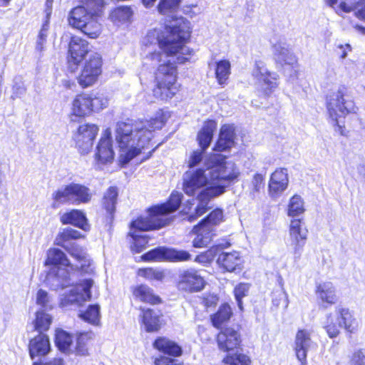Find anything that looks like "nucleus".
Returning a JSON list of instances; mask_svg holds the SVG:
<instances>
[{"instance_id": "obj_1", "label": "nucleus", "mask_w": 365, "mask_h": 365, "mask_svg": "<svg viewBox=\"0 0 365 365\" xmlns=\"http://www.w3.org/2000/svg\"><path fill=\"white\" fill-rule=\"evenodd\" d=\"M182 19H175L161 29L149 31L143 39V44L147 49V59L153 66L160 63L155 73L156 87L153 89L155 98L160 100L172 98L178 92L176 84L177 70L171 60L163 58H174L178 63H183L189 59L190 48L184 45L190 34Z\"/></svg>"}, {"instance_id": "obj_2", "label": "nucleus", "mask_w": 365, "mask_h": 365, "mask_svg": "<svg viewBox=\"0 0 365 365\" xmlns=\"http://www.w3.org/2000/svg\"><path fill=\"white\" fill-rule=\"evenodd\" d=\"M160 118L120 122L116 125L115 140L119 148L120 162L126 164L146 148L156 130L162 128Z\"/></svg>"}, {"instance_id": "obj_3", "label": "nucleus", "mask_w": 365, "mask_h": 365, "mask_svg": "<svg viewBox=\"0 0 365 365\" xmlns=\"http://www.w3.org/2000/svg\"><path fill=\"white\" fill-rule=\"evenodd\" d=\"M182 190L190 196L197 197L187 202L184 212L188 215L187 220L192 222L203 215L208 209L210 200L225 192V186L216 185L208 173V168L186 171L182 177Z\"/></svg>"}, {"instance_id": "obj_4", "label": "nucleus", "mask_w": 365, "mask_h": 365, "mask_svg": "<svg viewBox=\"0 0 365 365\" xmlns=\"http://www.w3.org/2000/svg\"><path fill=\"white\" fill-rule=\"evenodd\" d=\"M45 265H53L46 277V283L53 289L63 288L72 283L78 266L72 264L66 255L59 249L50 248L46 252Z\"/></svg>"}, {"instance_id": "obj_5", "label": "nucleus", "mask_w": 365, "mask_h": 365, "mask_svg": "<svg viewBox=\"0 0 365 365\" xmlns=\"http://www.w3.org/2000/svg\"><path fill=\"white\" fill-rule=\"evenodd\" d=\"M182 194L173 192L166 203L158 205L148 210V215L140 217L131 223L130 231H148L159 229L168 223L167 215L180 207Z\"/></svg>"}, {"instance_id": "obj_6", "label": "nucleus", "mask_w": 365, "mask_h": 365, "mask_svg": "<svg viewBox=\"0 0 365 365\" xmlns=\"http://www.w3.org/2000/svg\"><path fill=\"white\" fill-rule=\"evenodd\" d=\"M81 237H82V235L78 230L66 228L57 235L55 244L64 248L78 262V264L76 265L78 267V270L81 269L84 272L90 273L93 272V268L86 250L76 243L68 244V242L71 240H76Z\"/></svg>"}, {"instance_id": "obj_7", "label": "nucleus", "mask_w": 365, "mask_h": 365, "mask_svg": "<svg viewBox=\"0 0 365 365\" xmlns=\"http://www.w3.org/2000/svg\"><path fill=\"white\" fill-rule=\"evenodd\" d=\"M53 207L61 205H79L87 204L92 199L93 194L87 186L76 182H71L58 188L52 193Z\"/></svg>"}, {"instance_id": "obj_8", "label": "nucleus", "mask_w": 365, "mask_h": 365, "mask_svg": "<svg viewBox=\"0 0 365 365\" xmlns=\"http://www.w3.org/2000/svg\"><path fill=\"white\" fill-rule=\"evenodd\" d=\"M327 106L335 130L343 135L344 125L341 124V119L347 114L355 112L354 103L351 100H345L343 91L339 89L327 98Z\"/></svg>"}, {"instance_id": "obj_9", "label": "nucleus", "mask_w": 365, "mask_h": 365, "mask_svg": "<svg viewBox=\"0 0 365 365\" xmlns=\"http://www.w3.org/2000/svg\"><path fill=\"white\" fill-rule=\"evenodd\" d=\"M208 168V173L216 185H222L225 181H232L240 175V170L232 161H226L220 155H213L205 163Z\"/></svg>"}, {"instance_id": "obj_10", "label": "nucleus", "mask_w": 365, "mask_h": 365, "mask_svg": "<svg viewBox=\"0 0 365 365\" xmlns=\"http://www.w3.org/2000/svg\"><path fill=\"white\" fill-rule=\"evenodd\" d=\"M96 18V15L91 14L85 7L78 6L71 11L68 21L71 26L80 29L89 38H96L101 31V26Z\"/></svg>"}, {"instance_id": "obj_11", "label": "nucleus", "mask_w": 365, "mask_h": 365, "mask_svg": "<svg viewBox=\"0 0 365 365\" xmlns=\"http://www.w3.org/2000/svg\"><path fill=\"white\" fill-rule=\"evenodd\" d=\"M103 60L101 56L96 53H91L81 62V71L77 76L78 84L82 88L93 86L98 80L102 73Z\"/></svg>"}, {"instance_id": "obj_12", "label": "nucleus", "mask_w": 365, "mask_h": 365, "mask_svg": "<svg viewBox=\"0 0 365 365\" xmlns=\"http://www.w3.org/2000/svg\"><path fill=\"white\" fill-rule=\"evenodd\" d=\"M308 236V230L303 227L300 219L291 220L289 227V245L294 259H299L302 254Z\"/></svg>"}, {"instance_id": "obj_13", "label": "nucleus", "mask_w": 365, "mask_h": 365, "mask_svg": "<svg viewBox=\"0 0 365 365\" xmlns=\"http://www.w3.org/2000/svg\"><path fill=\"white\" fill-rule=\"evenodd\" d=\"M252 76L262 86L264 96H269L278 86V75L270 72L262 61H256L252 71Z\"/></svg>"}, {"instance_id": "obj_14", "label": "nucleus", "mask_w": 365, "mask_h": 365, "mask_svg": "<svg viewBox=\"0 0 365 365\" xmlns=\"http://www.w3.org/2000/svg\"><path fill=\"white\" fill-rule=\"evenodd\" d=\"M93 282L91 279H85L72 287L68 293L62 294L60 305L68 307L71 305H81L91 299L90 289Z\"/></svg>"}, {"instance_id": "obj_15", "label": "nucleus", "mask_w": 365, "mask_h": 365, "mask_svg": "<svg viewBox=\"0 0 365 365\" xmlns=\"http://www.w3.org/2000/svg\"><path fill=\"white\" fill-rule=\"evenodd\" d=\"M91 48L87 41L78 36H73L69 42L67 61L68 68L75 71L77 66L91 53Z\"/></svg>"}, {"instance_id": "obj_16", "label": "nucleus", "mask_w": 365, "mask_h": 365, "mask_svg": "<svg viewBox=\"0 0 365 365\" xmlns=\"http://www.w3.org/2000/svg\"><path fill=\"white\" fill-rule=\"evenodd\" d=\"M312 331L309 329H299L294 339V349L297 359L301 365H307V353L317 347V344L312 339Z\"/></svg>"}, {"instance_id": "obj_17", "label": "nucleus", "mask_w": 365, "mask_h": 365, "mask_svg": "<svg viewBox=\"0 0 365 365\" xmlns=\"http://www.w3.org/2000/svg\"><path fill=\"white\" fill-rule=\"evenodd\" d=\"M98 132V128L95 124H83L79 125L74 135L76 147L83 154H88L92 149L93 140Z\"/></svg>"}, {"instance_id": "obj_18", "label": "nucleus", "mask_w": 365, "mask_h": 365, "mask_svg": "<svg viewBox=\"0 0 365 365\" xmlns=\"http://www.w3.org/2000/svg\"><path fill=\"white\" fill-rule=\"evenodd\" d=\"M203 277L195 269H187L180 274L178 287L186 292H199L204 288Z\"/></svg>"}, {"instance_id": "obj_19", "label": "nucleus", "mask_w": 365, "mask_h": 365, "mask_svg": "<svg viewBox=\"0 0 365 365\" xmlns=\"http://www.w3.org/2000/svg\"><path fill=\"white\" fill-rule=\"evenodd\" d=\"M289 184L287 170L279 168L271 175L269 182V192L272 197H279L287 188Z\"/></svg>"}, {"instance_id": "obj_20", "label": "nucleus", "mask_w": 365, "mask_h": 365, "mask_svg": "<svg viewBox=\"0 0 365 365\" xmlns=\"http://www.w3.org/2000/svg\"><path fill=\"white\" fill-rule=\"evenodd\" d=\"M114 159V151L112 147L111 138L109 136L102 137L96 147L95 160L100 165L109 164Z\"/></svg>"}, {"instance_id": "obj_21", "label": "nucleus", "mask_w": 365, "mask_h": 365, "mask_svg": "<svg viewBox=\"0 0 365 365\" xmlns=\"http://www.w3.org/2000/svg\"><path fill=\"white\" fill-rule=\"evenodd\" d=\"M217 340L220 349L224 351L234 349L240 342V335L231 328L221 331L217 335Z\"/></svg>"}, {"instance_id": "obj_22", "label": "nucleus", "mask_w": 365, "mask_h": 365, "mask_svg": "<svg viewBox=\"0 0 365 365\" xmlns=\"http://www.w3.org/2000/svg\"><path fill=\"white\" fill-rule=\"evenodd\" d=\"M235 128L232 125H223L220 130L219 138L215 145L214 150L225 151L235 145Z\"/></svg>"}, {"instance_id": "obj_23", "label": "nucleus", "mask_w": 365, "mask_h": 365, "mask_svg": "<svg viewBox=\"0 0 365 365\" xmlns=\"http://www.w3.org/2000/svg\"><path fill=\"white\" fill-rule=\"evenodd\" d=\"M29 354L31 359L36 356H43L51 350V344L47 335L40 334L32 339L29 345Z\"/></svg>"}, {"instance_id": "obj_24", "label": "nucleus", "mask_w": 365, "mask_h": 365, "mask_svg": "<svg viewBox=\"0 0 365 365\" xmlns=\"http://www.w3.org/2000/svg\"><path fill=\"white\" fill-rule=\"evenodd\" d=\"M192 232L196 235L192 241V245L197 248L207 247L214 235L211 226L206 224H199L195 226Z\"/></svg>"}, {"instance_id": "obj_25", "label": "nucleus", "mask_w": 365, "mask_h": 365, "mask_svg": "<svg viewBox=\"0 0 365 365\" xmlns=\"http://www.w3.org/2000/svg\"><path fill=\"white\" fill-rule=\"evenodd\" d=\"M217 263L227 272H233L241 269L242 259L238 252H222L218 257Z\"/></svg>"}, {"instance_id": "obj_26", "label": "nucleus", "mask_w": 365, "mask_h": 365, "mask_svg": "<svg viewBox=\"0 0 365 365\" xmlns=\"http://www.w3.org/2000/svg\"><path fill=\"white\" fill-rule=\"evenodd\" d=\"M133 297L140 302L156 304L160 302V299L155 295L153 290L145 284L135 285L131 287Z\"/></svg>"}, {"instance_id": "obj_27", "label": "nucleus", "mask_w": 365, "mask_h": 365, "mask_svg": "<svg viewBox=\"0 0 365 365\" xmlns=\"http://www.w3.org/2000/svg\"><path fill=\"white\" fill-rule=\"evenodd\" d=\"M61 221L63 225H73L85 231L90 229L84 212L79 210H72L71 212L64 213L61 217Z\"/></svg>"}, {"instance_id": "obj_28", "label": "nucleus", "mask_w": 365, "mask_h": 365, "mask_svg": "<svg viewBox=\"0 0 365 365\" xmlns=\"http://www.w3.org/2000/svg\"><path fill=\"white\" fill-rule=\"evenodd\" d=\"M316 294L324 303L334 304L337 301L336 288L331 282L319 283L316 287Z\"/></svg>"}, {"instance_id": "obj_29", "label": "nucleus", "mask_w": 365, "mask_h": 365, "mask_svg": "<svg viewBox=\"0 0 365 365\" xmlns=\"http://www.w3.org/2000/svg\"><path fill=\"white\" fill-rule=\"evenodd\" d=\"M91 105L89 95H78L72 103V114L78 117L86 116L92 113Z\"/></svg>"}, {"instance_id": "obj_30", "label": "nucleus", "mask_w": 365, "mask_h": 365, "mask_svg": "<svg viewBox=\"0 0 365 365\" xmlns=\"http://www.w3.org/2000/svg\"><path fill=\"white\" fill-rule=\"evenodd\" d=\"M336 312L338 314L339 327H344L347 331L353 333L358 329V322L348 309L337 307Z\"/></svg>"}, {"instance_id": "obj_31", "label": "nucleus", "mask_w": 365, "mask_h": 365, "mask_svg": "<svg viewBox=\"0 0 365 365\" xmlns=\"http://www.w3.org/2000/svg\"><path fill=\"white\" fill-rule=\"evenodd\" d=\"M141 311L142 323L146 331H158L161 326L159 314L151 309H141Z\"/></svg>"}, {"instance_id": "obj_32", "label": "nucleus", "mask_w": 365, "mask_h": 365, "mask_svg": "<svg viewBox=\"0 0 365 365\" xmlns=\"http://www.w3.org/2000/svg\"><path fill=\"white\" fill-rule=\"evenodd\" d=\"M216 128L217 123L215 120H210L204 123L197 135V140L202 150H206L209 147Z\"/></svg>"}, {"instance_id": "obj_33", "label": "nucleus", "mask_w": 365, "mask_h": 365, "mask_svg": "<svg viewBox=\"0 0 365 365\" xmlns=\"http://www.w3.org/2000/svg\"><path fill=\"white\" fill-rule=\"evenodd\" d=\"M273 55L277 62L279 63L292 64L295 61L293 53L284 43H277L273 47Z\"/></svg>"}, {"instance_id": "obj_34", "label": "nucleus", "mask_w": 365, "mask_h": 365, "mask_svg": "<svg viewBox=\"0 0 365 365\" xmlns=\"http://www.w3.org/2000/svg\"><path fill=\"white\" fill-rule=\"evenodd\" d=\"M154 346L163 353L173 356H178L182 353L181 348L178 344L166 338L156 339Z\"/></svg>"}, {"instance_id": "obj_35", "label": "nucleus", "mask_w": 365, "mask_h": 365, "mask_svg": "<svg viewBox=\"0 0 365 365\" xmlns=\"http://www.w3.org/2000/svg\"><path fill=\"white\" fill-rule=\"evenodd\" d=\"M304 202L302 197L299 195H294L289 200L287 207V215L294 217L304 213Z\"/></svg>"}, {"instance_id": "obj_36", "label": "nucleus", "mask_w": 365, "mask_h": 365, "mask_svg": "<svg viewBox=\"0 0 365 365\" xmlns=\"http://www.w3.org/2000/svg\"><path fill=\"white\" fill-rule=\"evenodd\" d=\"M231 73L230 63L227 60H221L216 64L215 76L220 85L226 83Z\"/></svg>"}, {"instance_id": "obj_37", "label": "nucleus", "mask_w": 365, "mask_h": 365, "mask_svg": "<svg viewBox=\"0 0 365 365\" xmlns=\"http://www.w3.org/2000/svg\"><path fill=\"white\" fill-rule=\"evenodd\" d=\"M133 14L131 9L128 6H119L113 9L110 14V20L116 24L128 21Z\"/></svg>"}, {"instance_id": "obj_38", "label": "nucleus", "mask_w": 365, "mask_h": 365, "mask_svg": "<svg viewBox=\"0 0 365 365\" xmlns=\"http://www.w3.org/2000/svg\"><path fill=\"white\" fill-rule=\"evenodd\" d=\"M232 315L230 307L227 304H222L218 312L211 317L212 324L215 327L219 328L224 322H227Z\"/></svg>"}, {"instance_id": "obj_39", "label": "nucleus", "mask_w": 365, "mask_h": 365, "mask_svg": "<svg viewBox=\"0 0 365 365\" xmlns=\"http://www.w3.org/2000/svg\"><path fill=\"white\" fill-rule=\"evenodd\" d=\"M118 197V190L115 187H110L104 194L103 205L106 211L113 214L115 210V204Z\"/></svg>"}, {"instance_id": "obj_40", "label": "nucleus", "mask_w": 365, "mask_h": 365, "mask_svg": "<svg viewBox=\"0 0 365 365\" xmlns=\"http://www.w3.org/2000/svg\"><path fill=\"white\" fill-rule=\"evenodd\" d=\"M73 342L71 334L63 330H56L55 343L63 352H68Z\"/></svg>"}, {"instance_id": "obj_41", "label": "nucleus", "mask_w": 365, "mask_h": 365, "mask_svg": "<svg viewBox=\"0 0 365 365\" xmlns=\"http://www.w3.org/2000/svg\"><path fill=\"white\" fill-rule=\"evenodd\" d=\"M79 317L91 324L98 325L101 319L100 306L98 304L90 305L85 312L79 314Z\"/></svg>"}, {"instance_id": "obj_42", "label": "nucleus", "mask_w": 365, "mask_h": 365, "mask_svg": "<svg viewBox=\"0 0 365 365\" xmlns=\"http://www.w3.org/2000/svg\"><path fill=\"white\" fill-rule=\"evenodd\" d=\"M52 322V317L44 311H37L36 314L35 329L39 332L47 331Z\"/></svg>"}, {"instance_id": "obj_43", "label": "nucleus", "mask_w": 365, "mask_h": 365, "mask_svg": "<svg viewBox=\"0 0 365 365\" xmlns=\"http://www.w3.org/2000/svg\"><path fill=\"white\" fill-rule=\"evenodd\" d=\"M81 4L91 14L97 17L101 15L105 5L103 0H81Z\"/></svg>"}, {"instance_id": "obj_44", "label": "nucleus", "mask_w": 365, "mask_h": 365, "mask_svg": "<svg viewBox=\"0 0 365 365\" xmlns=\"http://www.w3.org/2000/svg\"><path fill=\"white\" fill-rule=\"evenodd\" d=\"M167 247H160L148 252L142 256V258L145 261L167 260Z\"/></svg>"}, {"instance_id": "obj_45", "label": "nucleus", "mask_w": 365, "mask_h": 365, "mask_svg": "<svg viewBox=\"0 0 365 365\" xmlns=\"http://www.w3.org/2000/svg\"><path fill=\"white\" fill-rule=\"evenodd\" d=\"M129 234L133 240V245H131L132 250L137 253L143 252L148 243L147 237L138 235L135 231H130Z\"/></svg>"}, {"instance_id": "obj_46", "label": "nucleus", "mask_w": 365, "mask_h": 365, "mask_svg": "<svg viewBox=\"0 0 365 365\" xmlns=\"http://www.w3.org/2000/svg\"><path fill=\"white\" fill-rule=\"evenodd\" d=\"M180 1L181 0H160L158 6V10L161 14H169L178 9Z\"/></svg>"}, {"instance_id": "obj_47", "label": "nucleus", "mask_w": 365, "mask_h": 365, "mask_svg": "<svg viewBox=\"0 0 365 365\" xmlns=\"http://www.w3.org/2000/svg\"><path fill=\"white\" fill-rule=\"evenodd\" d=\"M166 254L167 260L173 262L188 261L191 258V255L188 252L173 248H168Z\"/></svg>"}, {"instance_id": "obj_48", "label": "nucleus", "mask_w": 365, "mask_h": 365, "mask_svg": "<svg viewBox=\"0 0 365 365\" xmlns=\"http://www.w3.org/2000/svg\"><path fill=\"white\" fill-rule=\"evenodd\" d=\"M250 288V284L241 282L238 284L234 289L235 297L237 302L238 307L241 311L243 310L242 299L248 294Z\"/></svg>"}, {"instance_id": "obj_49", "label": "nucleus", "mask_w": 365, "mask_h": 365, "mask_svg": "<svg viewBox=\"0 0 365 365\" xmlns=\"http://www.w3.org/2000/svg\"><path fill=\"white\" fill-rule=\"evenodd\" d=\"M91 338V334L81 333L76 341V352L80 356H86L88 354V348L86 346L87 341Z\"/></svg>"}, {"instance_id": "obj_50", "label": "nucleus", "mask_w": 365, "mask_h": 365, "mask_svg": "<svg viewBox=\"0 0 365 365\" xmlns=\"http://www.w3.org/2000/svg\"><path fill=\"white\" fill-rule=\"evenodd\" d=\"M52 5H53V0H46L45 4V14H46V20L44 23L42 25V27L39 31L38 34V38L43 39L46 41V36H47V31L48 29V24H49V19L50 16L52 12Z\"/></svg>"}, {"instance_id": "obj_51", "label": "nucleus", "mask_w": 365, "mask_h": 365, "mask_svg": "<svg viewBox=\"0 0 365 365\" xmlns=\"http://www.w3.org/2000/svg\"><path fill=\"white\" fill-rule=\"evenodd\" d=\"M218 252H219V247L213 246V247H210L209 250H207V251L197 255L195 257V261L197 262L203 264H209L213 261V259H215V257L217 255V254L218 253Z\"/></svg>"}, {"instance_id": "obj_52", "label": "nucleus", "mask_w": 365, "mask_h": 365, "mask_svg": "<svg viewBox=\"0 0 365 365\" xmlns=\"http://www.w3.org/2000/svg\"><path fill=\"white\" fill-rule=\"evenodd\" d=\"M109 100L103 93H98L95 97L91 96V106L93 111H98L108 106Z\"/></svg>"}, {"instance_id": "obj_53", "label": "nucleus", "mask_w": 365, "mask_h": 365, "mask_svg": "<svg viewBox=\"0 0 365 365\" xmlns=\"http://www.w3.org/2000/svg\"><path fill=\"white\" fill-rule=\"evenodd\" d=\"M223 220V212L222 210L216 209L213 210L205 220H203L200 224L210 225L213 230V227Z\"/></svg>"}, {"instance_id": "obj_54", "label": "nucleus", "mask_w": 365, "mask_h": 365, "mask_svg": "<svg viewBox=\"0 0 365 365\" xmlns=\"http://www.w3.org/2000/svg\"><path fill=\"white\" fill-rule=\"evenodd\" d=\"M138 274L140 277H145L148 279H157L160 280L163 278L164 274L159 270L153 268L140 269L138 271Z\"/></svg>"}, {"instance_id": "obj_55", "label": "nucleus", "mask_w": 365, "mask_h": 365, "mask_svg": "<svg viewBox=\"0 0 365 365\" xmlns=\"http://www.w3.org/2000/svg\"><path fill=\"white\" fill-rule=\"evenodd\" d=\"M36 304L45 309V310L52 309L50 297L48 293L43 289H39L36 294Z\"/></svg>"}, {"instance_id": "obj_56", "label": "nucleus", "mask_w": 365, "mask_h": 365, "mask_svg": "<svg viewBox=\"0 0 365 365\" xmlns=\"http://www.w3.org/2000/svg\"><path fill=\"white\" fill-rule=\"evenodd\" d=\"M339 324L336 325L334 322V317L330 314L327 316V324L324 328L330 338H334L339 334Z\"/></svg>"}, {"instance_id": "obj_57", "label": "nucleus", "mask_w": 365, "mask_h": 365, "mask_svg": "<svg viewBox=\"0 0 365 365\" xmlns=\"http://www.w3.org/2000/svg\"><path fill=\"white\" fill-rule=\"evenodd\" d=\"M225 364L228 365H250L249 358L244 354L229 356L225 359Z\"/></svg>"}, {"instance_id": "obj_58", "label": "nucleus", "mask_w": 365, "mask_h": 365, "mask_svg": "<svg viewBox=\"0 0 365 365\" xmlns=\"http://www.w3.org/2000/svg\"><path fill=\"white\" fill-rule=\"evenodd\" d=\"M282 301L284 302V307H287L288 299L285 292L282 289H278L277 290H274L272 293L273 304L276 307H278Z\"/></svg>"}, {"instance_id": "obj_59", "label": "nucleus", "mask_w": 365, "mask_h": 365, "mask_svg": "<svg viewBox=\"0 0 365 365\" xmlns=\"http://www.w3.org/2000/svg\"><path fill=\"white\" fill-rule=\"evenodd\" d=\"M350 365H365V349H358L352 354Z\"/></svg>"}, {"instance_id": "obj_60", "label": "nucleus", "mask_w": 365, "mask_h": 365, "mask_svg": "<svg viewBox=\"0 0 365 365\" xmlns=\"http://www.w3.org/2000/svg\"><path fill=\"white\" fill-rule=\"evenodd\" d=\"M205 150H197L192 152L188 161V165L190 168L196 166L202 159L203 152Z\"/></svg>"}, {"instance_id": "obj_61", "label": "nucleus", "mask_w": 365, "mask_h": 365, "mask_svg": "<svg viewBox=\"0 0 365 365\" xmlns=\"http://www.w3.org/2000/svg\"><path fill=\"white\" fill-rule=\"evenodd\" d=\"M264 178L262 174H255L252 181V190L257 192H259L264 187Z\"/></svg>"}, {"instance_id": "obj_62", "label": "nucleus", "mask_w": 365, "mask_h": 365, "mask_svg": "<svg viewBox=\"0 0 365 365\" xmlns=\"http://www.w3.org/2000/svg\"><path fill=\"white\" fill-rule=\"evenodd\" d=\"M12 90H13V94H12L11 97L13 98L20 97L26 91V88L24 86L23 83H15L14 85L13 86Z\"/></svg>"}, {"instance_id": "obj_63", "label": "nucleus", "mask_w": 365, "mask_h": 365, "mask_svg": "<svg viewBox=\"0 0 365 365\" xmlns=\"http://www.w3.org/2000/svg\"><path fill=\"white\" fill-rule=\"evenodd\" d=\"M155 365H177L175 360L170 359L165 356L156 359L155 361Z\"/></svg>"}, {"instance_id": "obj_64", "label": "nucleus", "mask_w": 365, "mask_h": 365, "mask_svg": "<svg viewBox=\"0 0 365 365\" xmlns=\"http://www.w3.org/2000/svg\"><path fill=\"white\" fill-rule=\"evenodd\" d=\"M33 365H63V361L61 358H54L44 364L34 362Z\"/></svg>"}]
</instances>
